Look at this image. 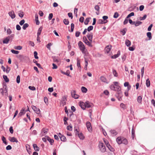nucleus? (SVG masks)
<instances>
[{"instance_id":"nucleus-10","label":"nucleus","mask_w":155,"mask_h":155,"mask_svg":"<svg viewBox=\"0 0 155 155\" xmlns=\"http://www.w3.org/2000/svg\"><path fill=\"white\" fill-rule=\"evenodd\" d=\"M8 140L12 142H16L17 143L18 142L17 139L14 137H9Z\"/></svg>"},{"instance_id":"nucleus-56","label":"nucleus","mask_w":155,"mask_h":155,"mask_svg":"<svg viewBox=\"0 0 155 155\" xmlns=\"http://www.w3.org/2000/svg\"><path fill=\"white\" fill-rule=\"evenodd\" d=\"M119 16V14L117 12L114 13V17L115 18H117Z\"/></svg>"},{"instance_id":"nucleus-35","label":"nucleus","mask_w":155,"mask_h":155,"mask_svg":"<svg viewBox=\"0 0 155 155\" xmlns=\"http://www.w3.org/2000/svg\"><path fill=\"white\" fill-rule=\"evenodd\" d=\"M3 77L6 82H9V80L6 75H3Z\"/></svg>"},{"instance_id":"nucleus-63","label":"nucleus","mask_w":155,"mask_h":155,"mask_svg":"<svg viewBox=\"0 0 155 155\" xmlns=\"http://www.w3.org/2000/svg\"><path fill=\"white\" fill-rule=\"evenodd\" d=\"M10 68L9 67H8V66H7V69H6V72L7 73H8L10 70Z\"/></svg>"},{"instance_id":"nucleus-15","label":"nucleus","mask_w":155,"mask_h":155,"mask_svg":"<svg viewBox=\"0 0 155 155\" xmlns=\"http://www.w3.org/2000/svg\"><path fill=\"white\" fill-rule=\"evenodd\" d=\"M100 79L101 81L105 83H107V80L106 78L103 76H101L100 77Z\"/></svg>"},{"instance_id":"nucleus-6","label":"nucleus","mask_w":155,"mask_h":155,"mask_svg":"<svg viewBox=\"0 0 155 155\" xmlns=\"http://www.w3.org/2000/svg\"><path fill=\"white\" fill-rule=\"evenodd\" d=\"M72 97L75 99H78L79 97V95L76 94V91L74 90L72 91L71 92Z\"/></svg>"},{"instance_id":"nucleus-18","label":"nucleus","mask_w":155,"mask_h":155,"mask_svg":"<svg viewBox=\"0 0 155 155\" xmlns=\"http://www.w3.org/2000/svg\"><path fill=\"white\" fill-rule=\"evenodd\" d=\"M86 45H88L90 47H92L93 46L92 45V42L89 41L87 40L85 42H84Z\"/></svg>"},{"instance_id":"nucleus-17","label":"nucleus","mask_w":155,"mask_h":155,"mask_svg":"<svg viewBox=\"0 0 155 155\" xmlns=\"http://www.w3.org/2000/svg\"><path fill=\"white\" fill-rule=\"evenodd\" d=\"M118 98L119 101H121L122 100V97L123 96V94L121 92H119L118 93Z\"/></svg>"},{"instance_id":"nucleus-41","label":"nucleus","mask_w":155,"mask_h":155,"mask_svg":"<svg viewBox=\"0 0 155 155\" xmlns=\"http://www.w3.org/2000/svg\"><path fill=\"white\" fill-rule=\"evenodd\" d=\"M14 48L16 50H21L22 49V47L20 46H15Z\"/></svg>"},{"instance_id":"nucleus-9","label":"nucleus","mask_w":155,"mask_h":155,"mask_svg":"<svg viewBox=\"0 0 155 155\" xmlns=\"http://www.w3.org/2000/svg\"><path fill=\"white\" fill-rule=\"evenodd\" d=\"M124 137H118L116 139V141L118 144H120L122 143Z\"/></svg>"},{"instance_id":"nucleus-16","label":"nucleus","mask_w":155,"mask_h":155,"mask_svg":"<svg viewBox=\"0 0 155 155\" xmlns=\"http://www.w3.org/2000/svg\"><path fill=\"white\" fill-rule=\"evenodd\" d=\"M66 101L67 99L66 97L65 96L63 97L61 99V103L63 106L66 104Z\"/></svg>"},{"instance_id":"nucleus-60","label":"nucleus","mask_w":155,"mask_h":155,"mask_svg":"<svg viewBox=\"0 0 155 155\" xmlns=\"http://www.w3.org/2000/svg\"><path fill=\"white\" fill-rule=\"evenodd\" d=\"M120 107L122 108L125 109L126 108V105L123 103H121L120 104Z\"/></svg>"},{"instance_id":"nucleus-50","label":"nucleus","mask_w":155,"mask_h":155,"mask_svg":"<svg viewBox=\"0 0 155 155\" xmlns=\"http://www.w3.org/2000/svg\"><path fill=\"white\" fill-rule=\"evenodd\" d=\"M134 12H132L127 15V18H129L130 17H131L132 16H134Z\"/></svg>"},{"instance_id":"nucleus-22","label":"nucleus","mask_w":155,"mask_h":155,"mask_svg":"<svg viewBox=\"0 0 155 155\" xmlns=\"http://www.w3.org/2000/svg\"><path fill=\"white\" fill-rule=\"evenodd\" d=\"M33 147L35 150L36 151H39V148L37 146V144H33Z\"/></svg>"},{"instance_id":"nucleus-11","label":"nucleus","mask_w":155,"mask_h":155,"mask_svg":"<svg viewBox=\"0 0 155 155\" xmlns=\"http://www.w3.org/2000/svg\"><path fill=\"white\" fill-rule=\"evenodd\" d=\"M111 48V45H108L105 48V52L107 53H108L110 50Z\"/></svg>"},{"instance_id":"nucleus-5","label":"nucleus","mask_w":155,"mask_h":155,"mask_svg":"<svg viewBox=\"0 0 155 155\" xmlns=\"http://www.w3.org/2000/svg\"><path fill=\"white\" fill-rule=\"evenodd\" d=\"M32 109L37 114L39 115V116H41L40 114L41 111L39 109L37 108L36 106L32 105L31 106Z\"/></svg>"},{"instance_id":"nucleus-42","label":"nucleus","mask_w":155,"mask_h":155,"mask_svg":"<svg viewBox=\"0 0 155 155\" xmlns=\"http://www.w3.org/2000/svg\"><path fill=\"white\" fill-rule=\"evenodd\" d=\"M63 22L66 25L69 24V21L68 19H64L63 20Z\"/></svg>"},{"instance_id":"nucleus-31","label":"nucleus","mask_w":155,"mask_h":155,"mask_svg":"<svg viewBox=\"0 0 155 155\" xmlns=\"http://www.w3.org/2000/svg\"><path fill=\"white\" fill-rule=\"evenodd\" d=\"M42 29V27H41L39 28L38 31V33H37V36H39L40 35Z\"/></svg>"},{"instance_id":"nucleus-25","label":"nucleus","mask_w":155,"mask_h":155,"mask_svg":"<svg viewBox=\"0 0 155 155\" xmlns=\"http://www.w3.org/2000/svg\"><path fill=\"white\" fill-rule=\"evenodd\" d=\"M9 41V38L8 37L6 38L3 41L4 44H7Z\"/></svg>"},{"instance_id":"nucleus-37","label":"nucleus","mask_w":155,"mask_h":155,"mask_svg":"<svg viewBox=\"0 0 155 155\" xmlns=\"http://www.w3.org/2000/svg\"><path fill=\"white\" fill-rule=\"evenodd\" d=\"M120 54V52H119V53H118L117 54H114V55L112 56L111 58L113 59L116 58L119 56Z\"/></svg>"},{"instance_id":"nucleus-12","label":"nucleus","mask_w":155,"mask_h":155,"mask_svg":"<svg viewBox=\"0 0 155 155\" xmlns=\"http://www.w3.org/2000/svg\"><path fill=\"white\" fill-rule=\"evenodd\" d=\"M79 105L83 110H85L86 108L85 103L80 102Z\"/></svg>"},{"instance_id":"nucleus-51","label":"nucleus","mask_w":155,"mask_h":155,"mask_svg":"<svg viewBox=\"0 0 155 155\" xmlns=\"http://www.w3.org/2000/svg\"><path fill=\"white\" fill-rule=\"evenodd\" d=\"M52 45V44L51 43H49L46 45V47L49 50H51L50 46Z\"/></svg>"},{"instance_id":"nucleus-34","label":"nucleus","mask_w":155,"mask_h":155,"mask_svg":"<svg viewBox=\"0 0 155 155\" xmlns=\"http://www.w3.org/2000/svg\"><path fill=\"white\" fill-rule=\"evenodd\" d=\"M147 36L149 38V40H150L152 38L151 33L150 32H148L147 34Z\"/></svg>"},{"instance_id":"nucleus-30","label":"nucleus","mask_w":155,"mask_h":155,"mask_svg":"<svg viewBox=\"0 0 155 155\" xmlns=\"http://www.w3.org/2000/svg\"><path fill=\"white\" fill-rule=\"evenodd\" d=\"M146 84L147 87H150V81L149 78H148L146 80Z\"/></svg>"},{"instance_id":"nucleus-21","label":"nucleus","mask_w":155,"mask_h":155,"mask_svg":"<svg viewBox=\"0 0 155 155\" xmlns=\"http://www.w3.org/2000/svg\"><path fill=\"white\" fill-rule=\"evenodd\" d=\"M35 17L36 24L37 25H39L40 23V22L38 19V15L37 14L35 15Z\"/></svg>"},{"instance_id":"nucleus-24","label":"nucleus","mask_w":155,"mask_h":155,"mask_svg":"<svg viewBox=\"0 0 155 155\" xmlns=\"http://www.w3.org/2000/svg\"><path fill=\"white\" fill-rule=\"evenodd\" d=\"M80 60L78 58H77V66L79 68V69H80L81 68V65H80Z\"/></svg>"},{"instance_id":"nucleus-23","label":"nucleus","mask_w":155,"mask_h":155,"mask_svg":"<svg viewBox=\"0 0 155 155\" xmlns=\"http://www.w3.org/2000/svg\"><path fill=\"white\" fill-rule=\"evenodd\" d=\"M125 44L127 47H129L131 45V43L129 40L126 39L125 41Z\"/></svg>"},{"instance_id":"nucleus-45","label":"nucleus","mask_w":155,"mask_h":155,"mask_svg":"<svg viewBox=\"0 0 155 155\" xmlns=\"http://www.w3.org/2000/svg\"><path fill=\"white\" fill-rule=\"evenodd\" d=\"M11 51L12 53L15 54H18L19 52L18 51L14 50H11Z\"/></svg>"},{"instance_id":"nucleus-61","label":"nucleus","mask_w":155,"mask_h":155,"mask_svg":"<svg viewBox=\"0 0 155 155\" xmlns=\"http://www.w3.org/2000/svg\"><path fill=\"white\" fill-rule=\"evenodd\" d=\"M67 129L68 130H72V127L70 126H68L67 127Z\"/></svg>"},{"instance_id":"nucleus-38","label":"nucleus","mask_w":155,"mask_h":155,"mask_svg":"<svg viewBox=\"0 0 155 155\" xmlns=\"http://www.w3.org/2000/svg\"><path fill=\"white\" fill-rule=\"evenodd\" d=\"M60 137L61 140L63 141H65L66 140V137L64 136H61V137L60 136Z\"/></svg>"},{"instance_id":"nucleus-55","label":"nucleus","mask_w":155,"mask_h":155,"mask_svg":"<svg viewBox=\"0 0 155 155\" xmlns=\"http://www.w3.org/2000/svg\"><path fill=\"white\" fill-rule=\"evenodd\" d=\"M34 55L35 58L36 59H38V56H37V53L36 51H35L34 52Z\"/></svg>"},{"instance_id":"nucleus-3","label":"nucleus","mask_w":155,"mask_h":155,"mask_svg":"<svg viewBox=\"0 0 155 155\" xmlns=\"http://www.w3.org/2000/svg\"><path fill=\"white\" fill-rule=\"evenodd\" d=\"M78 46L80 49L83 53H85L86 52V49L83 43L81 41H79L78 44Z\"/></svg>"},{"instance_id":"nucleus-62","label":"nucleus","mask_w":155,"mask_h":155,"mask_svg":"<svg viewBox=\"0 0 155 155\" xmlns=\"http://www.w3.org/2000/svg\"><path fill=\"white\" fill-rule=\"evenodd\" d=\"M9 131L11 134H13V127L12 126L10 127L9 128Z\"/></svg>"},{"instance_id":"nucleus-54","label":"nucleus","mask_w":155,"mask_h":155,"mask_svg":"<svg viewBox=\"0 0 155 155\" xmlns=\"http://www.w3.org/2000/svg\"><path fill=\"white\" fill-rule=\"evenodd\" d=\"M74 28V24L73 23H71V31L73 32Z\"/></svg>"},{"instance_id":"nucleus-59","label":"nucleus","mask_w":155,"mask_h":155,"mask_svg":"<svg viewBox=\"0 0 155 155\" xmlns=\"http://www.w3.org/2000/svg\"><path fill=\"white\" fill-rule=\"evenodd\" d=\"M53 16V14L52 13H50L49 14V16L48 17L49 20H51Z\"/></svg>"},{"instance_id":"nucleus-53","label":"nucleus","mask_w":155,"mask_h":155,"mask_svg":"<svg viewBox=\"0 0 155 155\" xmlns=\"http://www.w3.org/2000/svg\"><path fill=\"white\" fill-rule=\"evenodd\" d=\"M110 132L111 134H113L114 135H116L117 134V133L116 131H115V130H111L110 131Z\"/></svg>"},{"instance_id":"nucleus-7","label":"nucleus","mask_w":155,"mask_h":155,"mask_svg":"<svg viewBox=\"0 0 155 155\" xmlns=\"http://www.w3.org/2000/svg\"><path fill=\"white\" fill-rule=\"evenodd\" d=\"M85 107L86 108L92 107L93 106V104L92 103L89 102V101H87L85 102Z\"/></svg>"},{"instance_id":"nucleus-47","label":"nucleus","mask_w":155,"mask_h":155,"mask_svg":"<svg viewBox=\"0 0 155 155\" xmlns=\"http://www.w3.org/2000/svg\"><path fill=\"white\" fill-rule=\"evenodd\" d=\"M29 26V25L27 23L24 24L23 26V28L24 30L26 29V28H27Z\"/></svg>"},{"instance_id":"nucleus-64","label":"nucleus","mask_w":155,"mask_h":155,"mask_svg":"<svg viewBox=\"0 0 155 155\" xmlns=\"http://www.w3.org/2000/svg\"><path fill=\"white\" fill-rule=\"evenodd\" d=\"M12 31L10 28L7 29V33L8 34L10 35L12 33Z\"/></svg>"},{"instance_id":"nucleus-27","label":"nucleus","mask_w":155,"mask_h":155,"mask_svg":"<svg viewBox=\"0 0 155 155\" xmlns=\"http://www.w3.org/2000/svg\"><path fill=\"white\" fill-rule=\"evenodd\" d=\"M123 142L122 143H123L125 145H127L128 143V142L127 140L124 137L122 140Z\"/></svg>"},{"instance_id":"nucleus-39","label":"nucleus","mask_w":155,"mask_h":155,"mask_svg":"<svg viewBox=\"0 0 155 155\" xmlns=\"http://www.w3.org/2000/svg\"><path fill=\"white\" fill-rule=\"evenodd\" d=\"M113 73L115 77H117L118 76V74L115 70H113Z\"/></svg>"},{"instance_id":"nucleus-29","label":"nucleus","mask_w":155,"mask_h":155,"mask_svg":"<svg viewBox=\"0 0 155 155\" xmlns=\"http://www.w3.org/2000/svg\"><path fill=\"white\" fill-rule=\"evenodd\" d=\"M135 136V130L133 128V127L132 129L131 137L133 139H134Z\"/></svg>"},{"instance_id":"nucleus-44","label":"nucleus","mask_w":155,"mask_h":155,"mask_svg":"<svg viewBox=\"0 0 155 155\" xmlns=\"http://www.w3.org/2000/svg\"><path fill=\"white\" fill-rule=\"evenodd\" d=\"M2 140L3 142V143H4L5 145L7 144L8 143L6 141L5 138L4 136L2 137Z\"/></svg>"},{"instance_id":"nucleus-32","label":"nucleus","mask_w":155,"mask_h":155,"mask_svg":"<svg viewBox=\"0 0 155 155\" xmlns=\"http://www.w3.org/2000/svg\"><path fill=\"white\" fill-rule=\"evenodd\" d=\"M81 90L83 93H86L87 91V89L84 87H82L81 88Z\"/></svg>"},{"instance_id":"nucleus-57","label":"nucleus","mask_w":155,"mask_h":155,"mask_svg":"<svg viewBox=\"0 0 155 155\" xmlns=\"http://www.w3.org/2000/svg\"><path fill=\"white\" fill-rule=\"evenodd\" d=\"M32 91H35V87L34 86H29L28 87Z\"/></svg>"},{"instance_id":"nucleus-4","label":"nucleus","mask_w":155,"mask_h":155,"mask_svg":"<svg viewBox=\"0 0 155 155\" xmlns=\"http://www.w3.org/2000/svg\"><path fill=\"white\" fill-rule=\"evenodd\" d=\"M99 147L100 150L102 152H105L106 149L104 144L102 142H100L99 144Z\"/></svg>"},{"instance_id":"nucleus-33","label":"nucleus","mask_w":155,"mask_h":155,"mask_svg":"<svg viewBox=\"0 0 155 155\" xmlns=\"http://www.w3.org/2000/svg\"><path fill=\"white\" fill-rule=\"evenodd\" d=\"M26 147L27 148V150L29 154H30L31 153V149L30 147V146L29 145L26 146Z\"/></svg>"},{"instance_id":"nucleus-2","label":"nucleus","mask_w":155,"mask_h":155,"mask_svg":"<svg viewBox=\"0 0 155 155\" xmlns=\"http://www.w3.org/2000/svg\"><path fill=\"white\" fill-rule=\"evenodd\" d=\"M3 88H1L0 89V92L3 95H4V94L5 93V95L7 97L8 95V88L5 84L3 86Z\"/></svg>"},{"instance_id":"nucleus-26","label":"nucleus","mask_w":155,"mask_h":155,"mask_svg":"<svg viewBox=\"0 0 155 155\" xmlns=\"http://www.w3.org/2000/svg\"><path fill=\"white\" fill-rule=\"evenodd\" d=\"M24 13L21 11L18 12V15L21 18H22L24 15Z\"/></svg>"},{"instance_id":"nucleus-46","label":"nucleus","mask_w":155,"mask_h":155,"mask_svg":"<svg viewBox=\"0 0 155 155\" xmlns=\"http://www.w3.org/2000/svg\"><path fill=\"white\" fill-rule=\"evenodd\" d=\"M48 131V129H43L42 130V133L44 135H45L47 133Z\"/></svg>"},{"instance_id":"nucleus-1","label":"nucleus","mask_w":155,"mask_h":155,"mask_svg":"<svg viewBox=\"0 0 155 155\" xmlns=\"http://www.w3.org/2000/svg\"><path fill=\"white\" fill-rule=\"evenodd\" d=\"M113 84H112L110 86V89L112 90L117 91V93L119 92H121L120 91L121 88L119 86V83L118 82L115 81L113 82Z\"/></svg>"},{"instance_id":"nucleus-28","label":"nucleus","mask_w":155,"mask_h":155,"mask_svg":"<svg viewBox=\"0 0 155 155\" xmlns=\"http://www.w3.org/2000/svg\"><path fill=\"white\" fill-rule=\"evenodd\" d=\"M47 140L50 143L51 145H52V143H54V140L53 139H51L48 137H47Z\"/></svg>"},{"instance_id":"nucleus-52","label":"nucleus","mask_w":155,"mask_h":155,"mask_svg":"<svg viewBox=\"0 0 155 155\" xmlns=\"http://www.w3.org/2000/svg\"><path fill=\"white\" fill-rule=\"evenodd\" d=\"M16 82L18 84H19L20 82V77L19 75L17 76L16 78Z\"/></svg>"},{"instance_id":"nucleus-13","label":"nucleus","mask_w":155,"mask_h":155,"mask_svg":"<svg viewBox=\"0 0 155 155\" xmlns=\"http://www.w3.org/2000/svg\"><path fill=\"white\" fill-rule=\"evenodd\" d=\"M9 16L11 17L12 19L15 18V16L14 12L13 11H11L9 12L8 13Z\"/></svg>"},{"instance_id":"nucleus-20","label":"nucleus","mask_w":155,"mask_h":155,"mask_svg":"<svg viewBox=\"0 0 155 155\" xmlns=\"http://www.w3.org/2000/svg\"><path fill=\"white\" fill-rule=\"evenodd\" d=\"M103 19V21H104V23L105 24L107 23L108 21L107 20V19H108V16H104L102 17Z\"/></svg>"},{"instance_id":"nucleus-43","label":"nucleus","mask_w":155,"mask_h":155,"mask_svg":"<svg viewBox=\"0 0 155 155\" xmlns=\"http://www.w3.org/2000/svg\"><path fill=\"white\" fill-rule=\"evenodd\" d=\"M142 23V22L140 21H138L135 22V24H134L136 26H137L141 24Z\"/></svg>"},{"instance_id":"nucleus-8","label":"nucleus","mask_w":155,"mask_h":155,"mask_svg":"<svg viewBox=\"0 0 155 155\" xmlns=\"http://www.w3.org/2000/svg\"><path fill=\"white\" fill-rule=\"evenodd\" d=\"M86 126L88 130L91 132L92 131V128L91 125L90 123L89 122H87L86 123Z\"/></svg>"},{"instance_id":"nucleus-36","label":"nucleus","mask_w":155,"mask_h":155,"mask_svg":"<svg viewBox=\"0 0 155 155\" xmlns=\"http://www.w3.org/2000/svg\"><path fill=\"white\" fill-rule=\"evenodd\" d=\"M142 101V97L141 96H139L137 98V102L140 104H141Z\"/></svg>"},{"instance_id":"nucleus-49","label":"nucleus","mask_w":155,"mask_h":155,"mask_svg":"<svg viewBox=\"0 0 155 155\" xmlns=\"http://www.w3.org/2000/svg\"><path fill=\"white\" fill-rule=\"evenodd\" d=\"M97 23L98 24H103L104 23V21L102 19H100L97 21Z\"/></svg>"},{"instance_id":"nucleus-58","label":"nucleus","mask_w":155,"mask_h":155,"mask_svg":"<svg viewBox=\"0 0 155 155\" xmlns=\"http://www.w3.org/2000/svg\"><path fill=\"white\" fill-rule=\"evenodd\" d=\"M93 28V27L92 26H89L87 28V31H89L92 30Z\"/></svg>"},{"instance_id":"nucleus-40","label":"nucleus","mask_w":155,"mask_h":155,"mask_svg":"<svg viewBox=\"0 0 155 155\" xmlns=\"http://www.w3.org/2000/svg\"><path fill=\"white\" fill-rule=\"evenodd\" d=\"M90 18H86L84 22V24H85V25H87L88 24V23L89 21Z\"/></svg>"},{"instance_id":"nucleus-19","label":"nucleus","mask_w":155,"mask_h":155,"mask_svg":"<svg viewBox=\"0 0 155 155\" xmlns=\"http://www.w3.org/2000/svg\"><path fill=\"white\" fill-rule=\"evenodd\" d=\"M124 87H127V89L129 90L131 87V86L129 85V83L128 82H125L124 84Z\"/></svg>"},{"instance_id":"nucleus-14","label":"nucleus","mask_w":155,"mask_h":155,"mask_svg":"<svg viewBox=\"0 0 155 155\" xmlns=\"http://www.w3.org/2000/svg\"><path fill=\"white\" fill-rule=\"evenodd\" d=\"M87 37L88 38L89 40L92 42V38H93V34L92 33H90L87 34Z\"/></svg>"},{"instance_id":"nucleus-48","label":"nucleus","mask_w":155,"mask_h":155,"mask_svg":"<svg viewBox=\"0 0 155 155\" xmlns=\"http://www.w3.org/2000/svg\"><path fill=\"white\" fill-rule=\"evenodd\" d=\"M78 137H79V138L81 139H83L84 138V137L83 135V134H81H81H79L78 135Z\"/></svg>"}]
</instances>
